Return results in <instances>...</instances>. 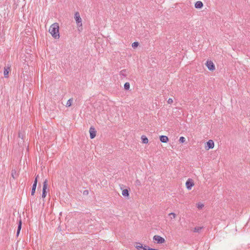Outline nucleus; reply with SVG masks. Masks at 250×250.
<instances>
[{
	"label": "nucleus",
	"mask_w": 250,
	"mask_h": 250,
	"mask_svg": "<svg viewBox=\"0 0 250 250\" xmlns=\"http://www.w3.org/2000/svg\"><path fill=\"white\" fill-rule=\"evenodd\" d=\"M159 250L150 248L148 246H144V248H143V250Z\"/></svg>",
	"instance_id": "412c9836"
},
{
	"label": "nucleus",
	"mask_w": 250,
	"mask_h": 250,
	"mask_svg": "<svg viewBox=\"0 0 250 250\" xmlns=\"http://www.w3.org/2000/svg\"><path fill=\"white\" fill-rule=\"evenodd\" d=\"M135 183H136V185H138V186H140L141 185L140 181L138 179L136 180Z\"/></svg>",
	"instance_id": "cd10ccee"
},
{
	"label": "nucleus",
	"mask_w": 250,
	"mask_h": 250,
	"mask_svg": "<svg viewBox=\"0 0 250 250\" xmlns=\"http://www.w3.org/2000/svg\"><path fill=\"white\" fill-rule=\"evenodd\" d=\"M202 229L203 227H195L193 229V231L194 232H199Z\"/></svg>",
	"instance_id": "6ab92c4d"
},
{
	"label": "nucleus",
	"mask_w": 250,
	"mask_h": 250,
	"mask_svg": "<svg viewBox=\"0 0 250 250\" xmlns=\"http://www.w3.org/2000/svg\"><path fill=\"white\" fill-rule=\"evenodd\" d=\"M35 201V199L34 198H33L32 199H30V203H31V205L32 204V203H33Z\"/></svg>",
	"instance_id": "c756f323"
},
{
	"label": "nucleus",
	"mask_w": 250,
	"mask_h": 250,
	"mask_svg": "<svg viewBox=\"0 0 250 250\" xmlns=\"http://www.w3.org/2000/svg\"><path fill=\"white\" fill-rule=\"evenodd\" d=\"M194 184L193 181L189 178L186 183V186L188 189L190 190L191 189L192 187L194 186Z\"/></svg>",
	"instance_id": "0eeeda50"
},
{
	"label": "nucleus",
	"mask_w": 250,
	"mask_h": 250,
	"mask_svg": "<svg viewBox=\"0 0 250 250\" xmlns=\"http://www.w3.org/2000/svg\"><path fill=\"white\" fill-rule=\"evenodd\" d=\"M72 100L71 99H69L67 103H66V106L67 107H69L72 104Z\"/></svg>",
	"instance_id": "5701e85b"
},
{
	"label": "nucleus",
	"mask_w": 250,
	"mask_h": 250,
	"mask_svg": "<svg viewBox=\"0 0 250 250\" xmlns=\"http://www.w3.org/2000/svg\"><path fill=\"white\" fill-rule=\"evenodd\" d=\"M24 134L21 132H19V134H18V136L20 138H21V140L23 141V138H24Z\"/></svg>",
	"instance_id": "b1692460"
},
{
	"label": "nucleus",
	"mask_w": 250,
	"mask_h": 250,
	"mask_svg": "<svg viewBox=\"0 0 250 250\" xmlns=\"http://www.w3.org/2000/svg\"><path fill=\"white\" fill-rule=\"evenodd\" d=\"M48 186V181L47 179H45L43 182V188H42V197L45 198L46 196V189L47 188Z\"/></svg>",
	"instance_id": "7ed1b4c3"
},
{
	"label": "nucleus",
	"mask_w": 250,
	"mask_h": 250,
	"mask_svg": "<svg viewBox=\"0 0 250 250\" xmlns=\"http://www.w3.org/2000/svg\"><path fill=\"white\" fill-rule=\"evenodd\" d=\"M87 192H88V190L84 191V192H85V193H87Z\"/></svg>",
	"instance_id": "7c9ffc66"
},
{
	"label": "nucleus",
	"mask_w": 250,
	"mask_h": 250,
	"mask_svg": "<svg viewBox=\"0 0 250 250\" xmlns=\"http://www.w3.org/2000/svg\"><path fill=\"white\" fill-rule=\"evenodd\" d=\"M203 207H204V205H203V204L199 203V204H198V205H197V208H198L199 209H201V208H202Z\"/></svg>",
	"instance_id": "bb28decb"
},
{
	"label": "nucleus",
	"mask_w": 250,
	"mask_h": 250,
	"mask_svg": "<svg viewBox=\"0 0 250 250\" xmlns=\"http://www.w3.org/2000/svg\"><path fill=\"white\" fill-rule=\"evenodd\" d=\"M38 177H39V175H37L35 177L34 183L33 184L32 189H31V195L32 196H33L35 194L36 187H37V182H38Z\"/></svg>",
	"instance_id": "423d86ee"
},
{
	"label": "nucleus",
	"mask_w": 250,
	"mask_h": 250,
	"mask_svg": "<svg viewBox=\"0 0 250 250\" xmlns=\"http://www.w3.org/2000/svg\"><path fill=\"white\" fill-rule=\"evenodd\" d=\"M160 140L162 143H167L168 141V138L165 135L160 136Z\"/></svg>",
	"instance_id": "9b49d317"
},
{
	"label": "nucleus",
	"mask_w": 250,
	"mask_h": 250,
	"mask_svg": "<svg viewBox=\"0 0 250 250\" xmlns=\"http://www.w3.org/2000/svg\"><path fill=\"white\" fill-rule=\"evenodd\" d=\"M206 65L209 70L213 71L215 70V65L211 61H207Z\"/></svg>",
	"instance_id": "39448f33"
},
{
	"label": "nucleus",
	"mask_w": 250,
	"mask_h": 250,
	"mask_svg": "<svg viewBox=\"0 0 250 250\" xmlns=\"http://www.w3.org/2000/svg\"><path fill=\"white\" fill-rule=\"evenodd\" d=\"M135 247L138 250H143V248H144V246L140 243H137Z\"/></svg>",
	"instance_id": "dca6fc26"
},
{
	"label": "nucleus",
	"mask_w": 250,
	"mask_h": 250,
	"mask_svg": "<svg viewBox=\"0 0 250 250\" xmlns=\"http://www.w3.org/2000/svg\"><path fill=\"white\" fill-rule=\"evenodd\" d=\"M89 133H90V138L91 139H93L95 137L96 134V131L95 129L93 127H90L89 129Z\"/></svg>",
	"instance_id": "1a4fd4ad"
},
{
	"label": "nucleus",
	"mask_w": 250,
	"mask_h": 250,
	"mask_svg": "<svg viewBox=\"0 0 250 250\" xmlns=\"http://www.w3.org/2000/svg\"><path fill=\"white\" fill-rule=\"evenodd\" d=\"M127 70L126 69H123L120 72V75L121 76H123L124 77H125L127 75Z\"/></svg>",
	"instance_id": "f3484780"
},
{
	"label": "nucleus",
	"mask_w": 250,
	"mask_h": 250,
	"mask_svg": "<svg viewBox=\"0 0 250 250\" xmlns=\"http://www.w3.org/2000/svg\"><path fill=\"white\" fill-rule=\"evenodd\" d=\"M87 192H88V190L84 191V192H85V193H87Z\"/></svg>",
	"instance_id": "473e14b6"
},
{
	"label": "nucleus",
	"mask_w": 250,
	"mask_h": 250,
	"mask_svg": "<svg viewBox=\"0 0 250 250\" xmlns=\"http://www.w3.org/2000/svg\"><path fill=\"white\" fill-rule=\"evenodd\" d=\"M130 88V84L129 83L126 82L124 84V88L125 90H128Z\"/></svg>",
	"instance_id": "4be33fe9"
},
{
	"label": "nucleus",
	"mask_w": 250,
	"mask_h": 250,
	"mask_svg": "<svg viewBox=\"0 0 250 250\" xmlns=\"http://www.w3.org/2000/svg\"><path fill=\"white\" fill-rule=\"evenodd\" d=\"M74 18L77 23L78 27L82 26V18L80 17V13L79 12H76L74 15Z\"/></svg>",
	"instance_id": "f03ea898"
},
{
	"label": "nucleus",
	"mask_w": 250,
	"mask_h": 250,
	"mask_svg": "<svg viewBox=\"0 0 250 250\" xmlns=\"http://www.w3.org/2000/svg\"><path fill=\"white\" fill-rule=\"evenodd\" d=\"M122 195L124 196L125 197H128L129 194V189H123L122 191Z\"/></svg>",
	"instance_id": "4468645a"
},
{
	"label": "nucleus",
	"mask_w": 250,
	"mask_h": 250,
	"mask_svg": "<svg viewBox=\"0 0 250 250\" xmlns=\"http://www.w3.org/2000/svg\"><path fill=\"white\" fill-rule=\"evenodd\" d=\"M168 216H170L171 219H175L176 217V214L174 212H171L168 214Z\"/></svg>",
	"instance_id": "aec40b11"
},
{
	"label": "nucleus",
	"mask_w": 250,
	"mask_h": 250,
	"mask_svg": "<svg viewBox=\"0 0 250 250\" xmlns=\"http://www.w3.org/2000/svg\"><path fill=\"white\" fill-rule=\"evenodd\" d=\"M11 175L14 179H15L17 177V171L15 169L12 170Z\"/></svg>",
	"instance_id": "a211bd4d"
},
{
	"label": "nucleus",
	"mask_w": 250,
	"mask_h": 250,
	"mask_svg": "<svg viewBox=\"0 0 250 250\" xmlns=\"http://www.w3.org/2000/svg\"><path fill=\"white\" fill-rule=\"evenodd\" d=\"M195 7L197 9H201L203 7V3L201 1H197L195 3Z\"/></svg>",
	"instance_id": "f8f14e48"
},
{
	"label": "nucleus",
	"mask_w": 250,
	"mask_h": 250,
	"mask_svg": "<svg viewBox=\"0 0 250 250\" xmlns=\"http://www.w3.org/2000/svg\"><path fill=\"white\" fill-rule=\"evenodd\" d=\"M214 146V142L211 140H209L207 142V146H206L205 148L207 150H208L209 149L213 148Z\"/></svg>",
	"instance_id": "6e6552de"
},
{
	"label": "nucleus",
	"mask_w": 250,
	"mask_h": 250,
	"mask_svg": "<svg viewBox=\"0 0 250 250\" xmlns=\"http://www.w3.org/2000/svg\"><path fill=\"white\" fill-rule=\"evenodd\" d=\"M59 29V24L57 22L52 24L50 26L49 29V33L51 34L52 36L56 39H58L60 38Z\"/></svg>",
	"instance_id": "f257e3e1"
},
{
	"label": "nucleus",
	"mask_w": 250,
	"mask_h": 250,
	"mask_svg": "<svg viewBox=\"0 0 250 250\" xmlns=\"http://www.w3.org/2000/svg\"><path fill=\"white\" fill-rule=\"evenodd\" d=\"M186 141L185 138L182 136L180 137L179 142L181 143H183Z\"/></svg>",
	"instance_id": "a878e982"
},
{
	"label": "nucleus",
	"mask_w": 250,
	"mask_h": 250,
	"mask_svg": "<svg viewBox=\"0 0 250 250\" xmlns=\"http://www.w3.org/2000/svg\"><path fill=\"white\" fill-rule=\"evenodd\" d=\"M10 71V66L5 67L4 68L3 73H4V76L5 78H7L8 77V73Z\"/></svg>",
	"instance_id": "9d476101"
},
{
	"label": "nucleus",
	"mask_w": 250,
	"mask_h": 250,
	"mask_svg": "<svg viewBox=\"0 0 250 250\" xmlns=\"http://www.w3.org/2000/svg\"><path fill=\"white\" fill-rule=\"evenodd\" d=\"M153 239L156 241L158 244H162L165 242V240L164 238L157 235H154Z\"/></svg>",
	"instance_id": "20e7f679"
},
{
	"label": "nucleus",
	"mask_w": 250,
	"mask_h": 250,
	"mask_svg": "<svg viewBox=\"0 0 250 250\" xmlns=\"http://www.w3.org/2000/svg\"><path fill=\"white\" fill-rule=\"evenodd\" d=\"M173 103V100L172 98H169L167 100V103L169 104H171Z\"/></svg>",
	"instance_id": "c85d7f7f"
},
{
	"label": "nucleus",
	"mask_w": 250,
	"mask_h": 250,
	"mask_svg": "<svg viewBox=\"0 0 250 250\" xmlns=\"http://www.w3.org/2000/svg\"><path fill=\"white\" fill-rule=\"evenodd\" d=\"M87 192H88V190L84 191V192H85V193H87Z\"/></svg>",
	"instance_id": "2f4dec72"
},
{
	"label": "nucleus",
	"mask_w": 250,
	"mask_h": 250,
	"mask_svg": "<svg viewBox=\"0 0 250 250\" xmlns=\"http://www.w3.org/2000/svg\"><path fill=\"white\" fill-rule=\"evenodd\" d=\"M141 139H142L143 143L145 144H146L148 143V140L146 136L142 135L141 137Z\"/></svg>",
	"instance_id": "2eb2a0df"
},
{
	"label": "nucleus",
	"mask_w": 250,
	"mask_h": 250,
	"mask_svg": "<svg viewBox=\"0 0 250 250\" xmlns=\"http://www.w3.org/2000/svg\"><path fill=\"white\" fill-rule=\"evenodd\" d=\"M21 225H22L21 220V219H20V220L19 221L18 229L17 231V234H16L17 236H18L20 234L21 229Z\"/></svg>",
	"instance_id": "ddd939ff"
},
{
	"label": "nucleus",
	"mask_w": 250,
	"mask_h": 250,
	"mask_svg": "<svg viewBox=\"0 0 250 250\" xmlns=\"http://www.w3.org/2000/svg\"><path fill=\"white\" fill-rule=\"evenodd\" d=\"M139 45V43L137 42H135L132 44V47L133 48H136Z\"/></svg>",
	"instance_id": "393cba45"
}]
</instances>
